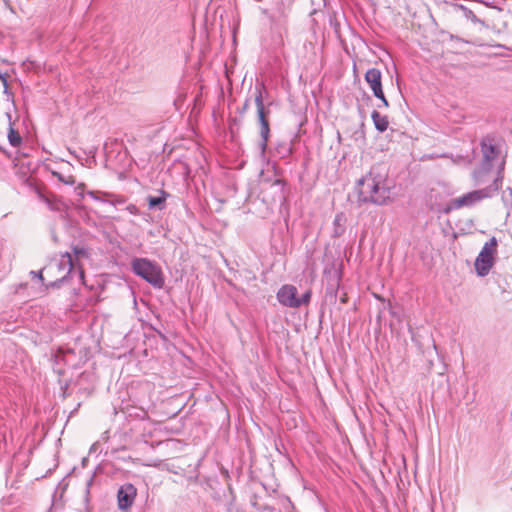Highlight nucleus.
<instances>
[{
  "mask_svg": "<svg viewBox=\"0 0 512 512\" xmlns=\"http://www.w3.org/2000/svg\"><path fill=\"white\" fill-rule=\"evenodd\" d=\"M358 195L363 202L383 204L387 198V191L380 181L372 174H368L358 183Z\"/></svg>",
  "mask_w": 512,
  "mask_h": 512,
  "instance_id": "f257e3e1",
  "label": "nucleus"
},
{
  "mask_svg": "<svg viewBox=\"0 0 512 512\" xmlns=\"http://www.w3.org/2000/svg\"><path fill=\"white\" fill-rule=\"evenodd\" d=\"M75 268L73 257L70 253H65L57 260H52L44 267L45 274L51 284L64 280Z\"/></svg>",
  "mask_w": 512,
  "mask_h": 512,
  "instance_id": "f03ea898",
  "label": "nucleus"
},
{
  "mask_svg": "<svg viewBox=\"0 0 512 512\" xmlns=\"http://www.w3.org/2000/svg\"><path fill=\"white\" fill-rule=\"evenodd\" d=\"M133 271L147 282L155 287L161 288L164 284V278L161 268L155 263L145 259L138 258L132 262Z\"/></svg>",
  "mask_w": 512,
  "mask_h": 512,
  "instance_id": "7ed1b4c3",
  "label": "nucleus"
},
{
  "mask_svg": "<svg viewBox=\"0 0 512 512\" xmlns=\"http://www.w3.org/2000/svg\"><path fill=\"white\" fill-rule=\"evenodd\" d=\"M498 242L492 237L486 242L475 260V269L478 275L485 276L489 273L494 265L495 256L497 254Z\"/></svg>",
  "mask_w": 512,
  "mask_h": 512,
  "instance_id": "20e7f679",
  "label": "nucleus"
},
{
  "mask_svg": "<svg viewBox=\"0 0 512 512\" xmlns=\"http://www.w3.org/2000/svg\"><path fill=\"white\" fill-rule=\"evenodd\" d=\"M491 196L492 190L490 187L468 192L460 197L452 199L446 209V212L461 209L463 207H473L477 203L490 198Z\"/></svg>",
  "mask_w": 512,
  "mask_h": 512,
  "instance_id": "39448f33",
  "label": "nucleus"
},
{
  "mask_svg": "<svg viewBox=\"0 0 512 512\" xmlns=\"http://www.w3.org/2000/svg\"><path fill=\"white\" fill-rule=\"evenodd\" d=\"M297 288L293 285H283L277 292L278 301L286 307L298 308L302 304L306 305L310 302L311 291L305 292L301 298L297 297Z\"/></svg>",
  "mask_w": 512,
  "mask_h": 512,
  "instance_id": "423d86ee",
  "label": "nucleus"
},
{
  "mask_svg": "<svg viewBox=\"0 0 512 512\" xmlns=\"http://www.w3.org/2000/svg\"><path fill=\"white\" fill-rule=\"evenodd\" d=\"M263 91H265V87L263 84L256 86L255 104H256V108H257L258 120L260 123V134L263 138L264 145H266L268 138H269L270 127H269V121L267 118L269 111L265 110Z\"/></svg>",
  "mask_w": 512,
  "mask_h": 512,
  "instance_id": "0eeeda50",
  "label": "nucleus"
},
{
  "mask_svg": "<svg viewBox=\"0 0 512 512\" xmlns=\"http://www.w3.org/2000/svg\"><path fill=\"white\" fill-rule=\"evenodd\" d=\"M137 497V488L131 484L126 483L118 489L117 492V505L119 510L128 512L133 506Z\"/></svg>",
  "mask_w": 512,
  "mask_h": 512,
  "instance_id": "6e6552de",
  "label": "nucleus"
},
{
  "mask_svg": "<svg viewBox=\"0 0 512 512\" xmlns=\"http://www.w3.org/2000/svg\"><path fill=\"white\" fill-rule=\"evenodd\" d=\"M365 81L371 88L374 96L381 100L384 106H388V101L384 95L382 89V74L381 71L376 68H371L365 73Z\"/></svg>",
  "mask_w": 512,
  "mask_h": 512,
  "instance_id": "1a4fd4ad",
  "label": "nucleus"
},
{
  "mask_svg": "<svg viewBox=\"0 0 512 512\" xmlns=\"http://www.w3.org/2000/svg\"><path fill=\"white\" fill-rule=\"evenodd\" d=\"M74 260L75 268L78 269L81 279L84 278V270L80 264V260L88 257V252L84 248L74 247L73 254H71Z\"/></svg>",
  "mask_w": 512,
  "mask_h": 512,
  "instance_id": "9d476101",
  "label": "nucleus"
},
{
  "mask_svg": "<svg viewBox=\"0 0 512 512\" xmlns=\"http://www.w3.org/2000/svg\"><path fill=\"white\" fill-rule=\"evenodd\" d=\"M371 117H372L373 123L378 131L384 132L387 130L388 125H389L387 116L381 115L377 111H373Z\"/></svg>",
  "mask_w": 512,
  "mask_h": 512,
  "instance_id": "9b49d317",
  "label": "nucleus"
},
{
  "mask_svg": "<svg viewBox=\"0 0 512 512\" xmlns=\"http://www.w3.org/2000/svg\"><path fill=\"white\" fill-rule=\"evenodd\" d=\"M166 198H167V194L164 191H161V196H159V197H154V196L148 197V205L150 208L161 206L162 204H164Z\"/></svg>",
  "mask_w": 512,
  "mask_h": 512,
  "instance_id": "f8f14e48",
  "label": "nucleus"
},
{
  "mask_svg": "<svg viewBox=\"0 0 512 512\" xmlns=\"http://www.w3.org/2000/svg\"><path fill=\"white\" fill-rule=\"evenodd\" d=\"M8 139L12 146L17 147L21 144V137L17 131H15L12 127L9 129Z\"/></svg>",
  "mask_w": 512,
  "mask_h": 512,
  "instance_id": "ddd939ff",
  "label": "nucleus"
},
{
  "mask_svg": "<svg viewBox=\"0 0 512 512\" xmlns=\"http://www.w3.org/2000/svg\"><path fill=\"white\" fill-rule=\"evenodd\" d=\"M44 272H45V270L43 269V270H40V271H38V272L31 271V273H30V274H31L33 277L38 278V279H40L41 281H44Z\"/></svg>",
  "mask_w": 512,
  "mask_h": 512,
  "instance_id": "4468645a",
  "label": "nucleus"
},
{
  "mask_svg": "<svg viewBox=\"0 0 512 512\" xmlns=\"http://www.w3.org/2000/svg\"><path fill=\"white\" fill-rule=\"evenodd\" d=\"M74 182H75V180H74V177H73V176H70V177H69V179H67V180L65 181V183H67V184H74Z\"/></svg>",
  "mask_w": 512,
  "mask_h": 512,
  "instance_id": "2eb2a0df",
  "label": "nucleus"
}]
</instances>
